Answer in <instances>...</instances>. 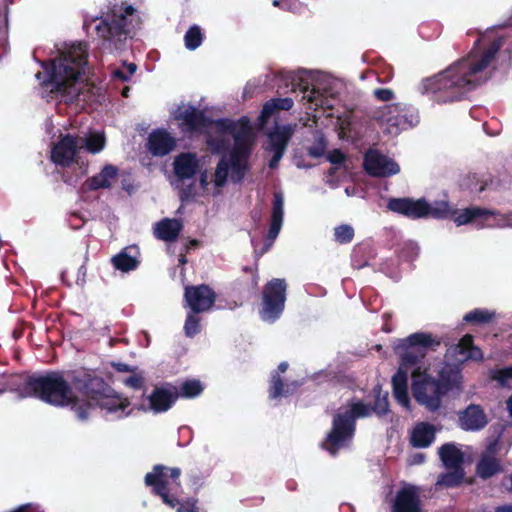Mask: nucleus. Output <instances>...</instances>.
<instances>
[{"instance_id":"nucleus-1","label":"nucleus","mask_w":512,"mask_h":512,"mask_svg":"<svg viewBox=\"0 0 512 512\" xmlns=\"http://www.w3.org/2000/svg\"><path fill=\"white\" fill-rule=\"evenodd\" d=\"M234 141L230 154L223 156L214 172L204 171L200 175V186L208 195H217L227 183L240 182L248 171V157L254 144L255 134L246 117L237 122L220 120L209 124L207 144L211 150L221 152Z\"/></svg>"},{"instance_id":"nucleus-2","label":"nucleus","mask_w":512,"mask_h":512,"mask_svg":"<svg viewBox=\"0 0 512 512\" xmlns=\"http://www.w3.org/2000/svg\"><path fill=\"white\" fill-rule=\"evenodd\" d=\"M477 40L469 54L449 66L440 74L423 81L426 92L441 93L439 101H454L465 92L475 88L487 79L486 70L495 58L501 46V40L494 41L489 47H481Z\"/></svg>"},{"instance_id":"nucleus-3","label":"nucleus","mask_w":512,"mask_h":512,"mask_svg":"<svg viewBox=\"0 0 512 512\" xmlns=\"http://www.w3.org/2000/svg\"><path fill=\"white\" fill-rule=\"evenodd\" d=\"M59 52V57L51 62L49 79L43 82L44 86L61 95L66 102L89 101L91 86L80 77L86 64V44L65 45Z\"/></svg>"},{"instance_id":"nucleus-4","label":"nucleus","mask_w":512,"mask_h":512,"mask_svg":"<svg viewBox=\"0 0 512 512\" xmlns=\"http://www.w3.org/2000/svg\"><path fill=\"white\" fill-rule=\"evenodd\" d=\"M85 380L77 381L75 389L58 373L46 376L30 377L23 380L15 392L19 399L36 397L53 406H69L79 420H86V411H83L85 396L77 386H83Z\"/></svg>"},{"instance_id":"nucleus-5","label":"nucleus","mask_w":512,"mask_h":512,"mask_svg":"<svg viewBox=\"0 0 512 512\" xmlns=\"http://www.w3.org/2000/svg\"><path fill=\"white\" fill-rule=\"evenodd\" d=\"M388 411V393L382 394L378 391L373 407L360 401L352 402L334 416L332 430L327 435L323 447L331 454H335L339 448L344 447L352 439L355 419L367 417L371 412L383 416Z\"/></svg>"},{"instance_id":"nucleus-6","label":"nucleus","mask_w":512,"mask_h":512,"mask_svg":"<svg viewBox=\"0 0 512 512\" xmlns=\"http://www.w3.org/2000/svg\"><path fill=\"white\" fill-rule=\"evenodd\" d=\"M438 344L431 335L426 333H414L402 339L395 346V352L401 359L399 370L392 378L393 395L397 402L405 409L410 410V398L408 395V373L420 360L425 357L427 347Z\"/></svg>"},{"instance_id":"nucleus-7","label":"nucleus","mask_w":512,"mask_h":512,"mask_svg":"<svg viewBox=\"0 0 512 512\" xmlns=\"http://www.w3.org/2000/svg\"><path fill=\"white\" fill-rule=\"evenodd\" d=\"M413 382L412 392L416 401L429 410H436L440 406L441 395L446 389L456 385L460 380L458 370H451V375L440 373V379L435 380L427 372L421 361L411 371Z\"/></svg>"},{"instance_id":"nucleus-8","label":"nucleus","mask_w":512,"mask_h":512,"mask_svg":"<svg viewBox=\"0 0 512 512\" xmlns=\"http://www.w3.org/2000/svg\"><path fill=\"white\" fill-rule=\"evenodd\" d=\"M77 389L85 396L83 403V411H86V419L98 405L102 410L116 417H123L129 414L126 409L130 402L127 398H122L116 394L104 393V382L98 377H88L85 379L83 386H77Z\"/></svg>"},{"instance_id":"nucleus-9","label":"nucleus","mask_w":512,"mask_h":512,"mask_svg":"<svg viewBox=\"0 0 512 512\" xmlns=\"http://www.w3.org/2000/svg\"><path fill=\"white\" fill-rule=\"evenodd\" d=\"M179 468H169L156 465L153 471L145 476V484L153 487V491L159 495L165 504L176 508L178 512H197L194 504H180L173 496L181 489Z\"/></svg>"},{"instance_id":"nucleus-10","label":"nucleus","mask_w":512,"mask_h":512,"mask_svg":"<svg viewBox=\"0 0 512 512\" xmlns=\"http://www.w3.org/2000/svg\"><path fill=\"white\" fill-rule=\"evenodd\" d=\"M134 13V8L130 5L125 6L123 3L115 4L109 10L106 17L97 22V19L84 21V26L90 28L93 22H96L94 29L97 34L104 40L112 42L116 48L118 43L125 39L129 33V23L127 16Z\"/></svg>"},{"instance_id":"nucleus-11","label":"nucleus","mask_w":512,"mask_h":512,"mask_svg":"<svg viewBox=\"0 0 512 512\" xmlns=\"http://www.w3.org/2000/svg\"><path fill=\"white\" fill-rule=\"evenodd\" d=\"M450 217L457 226L475 223L478 227L512 226V214L502 215L493 210L473 206L451 211Z\"/></svg>"},{"instance_id":"nucleus-12","label":"nucleus","mask_w":512,"mask_h":512,"mask_svg":"<svg viewBox=\"0 0 512 512\" xmlns=\"http://www.w3.org/2000/svg\"><path fill=\"white\" fill-rule=\"evenodd\" d=\"M373 118L383 130L393 136L413 126L414 117L406 105H383L373 112Z\"/></svg>"},{"instance_id":"nucleus-13","label":"nucleus","mask_w":512,"mask_h":512,"mask_svg":"<svg viewBox=\"0 0 512 512\" xmlns=\"http://www.w3.org/2000/svg\"><path fill=\"white\" fill-rule=\"evenodd\" d=\"M286 283L283 279H273L264 288L261 318L267 322L275 321L282 313L286 300Z\"/></svg>"},{"instance_id":"nucleus-14","label":"nucleus","mask_w":512,"mask_h":512,"mask_svg":"<svg viewBox=\"0 0 512 512\" xmlns=\"http://www.w3.org/2000/svg\"><path fill=\"white\" fill-rule=\"evenodd\" d=\"M294 133L293 125H277L275 129L268 135V146L266 150L272 153L269 161V167L274 169L278 166L279 161L283 157L288 142Z\"/></svg>"},{"instance_id":"nucleus-15","label":"nucleus","mask_w":512,"mask_h":512,"mask_svg":"<svg viewBox=\"0 0 512 512\" xmlns=\"http://www.w3.org/2000/svg\"><path fill=\"white\" fill-rule=\"evenodd\" d=\"M364 168L373 177H389L399 173V165L391 158L370 150L364 158Z\"/></svg>"},{"instance_id":"nucleus-16","label":"nucleus","mask_w":512,"mask_h":512,"mask_svg":"<svg viewBox=\"0 0 512 512\" xmlns=\"http://www.w3.org/2000/svg\"><path fill=\"white\" fill-rule=\"evenodd\" d=\"M81 150L78 136L64 135L53 146L51 151L52 161L61 166H69L74 160L78 152Z\"/></svg>"},{"instance_id":"nucleus-17","label":"nucleus","mask_w":512,"mask_h":512,"mask_svg":"<svg viewBox=\"0 0 512 512\" xmlns=\"http://www.w3.org/2000/svg\"><path fill=\"white\" fill-rule=\"evenodd\" d=\"M172 115L185 132L198 131L206 126L203 112L189 104L179 105Z\"/></svg>"},{"instance_id":"nucleus-18","label":"nucleus","mask_w":512,"mask_h":512,"mask_svg":"<svg viewBox=\"0 0 512 512\" xmlns=\"http://www.w3.org/2000/svg\"><path fill=\"white\" fill-rule=\"evenodd\" d=\"M184 297L194 313L209 310L215 302L214 292L206 285L186 287Z\"/></svg>"},{"instance_id":"nucleus-19","label":"nucleus","mask_w":512,"mask_h":512,"mask_svg":"<svg viewBox=\"0 0 512 512\" xmlns=\"http://www.w3.org/2000/svg\"><path fill=\"white\" fill-rule=\"evenodd\" d=\"M488 423L484 410L475 404L459 412V426L465 431H479Z\"/></svg>"},{"instance_id":"nucleus-20","label":"nucleus","mask_w":512,"mask_h":512,"mask_svg":"<svg viewBox=\"0 0 512 512\" xmlns=\"http://www.w3.org/2000/svg\"><path fill=\"white\" fill-rule=\"evenodd\" d=\"M447 356L454 358L457 362H464L470 359L480 360L483 357L481 350L473 346L471 335H465L457 345L449 348Z\"/></svg>"},{"instance_id":"nucleus-21","label":"nucleus","mask_w":512,"mask_h":512,"mask_svg":"<svg viewBox=\"0 0 512 512\" xmlns=\"http://www.w3.org/2000/svg\"><path fill=\"white\" fill-rule=\"evenodd\" d=\"M173 166L176 177L184 180L195 175L199 169V162L195 154L182 153L175 158Z\"/></svg>"},{"instance_id":"nucleus-22","label":"nucleus","mask_w":512,"mask_h":512,"mask_svg":"<svg viewBox=\"0 0 512 512\" xmlns=\"http://www.w3.org/2000/svg\"><path fill=\"white\" fill-rule=\"evenodd\" d=\"M177 398V392L173 388H156L149 396L150 409L155 413L167 411Z\"/></svg>"},{"instance_id":"nucleus-23","label":"nucleus","mask_w":512,"mask_h":512,"mask_svg":"<svg viewBox=\"0 0 512 512\" xmlns=\"http://www.w3.org/2000/svg\"><path fill=\"white\" fill-rule=\"evenodd\" d=\"M175 146V140L166 131L158 130L150 134L148 148L153 155L168 154Z\"/></svg>"},{"instance_id":"nucleus-24","label":"nucleus","mask_w":512,"mask_h":512,"mask_svg":"<svg viewBox=\"0 0 512 512\" xmlns=\"http://www.w3.org/2000/svg\"><path fill=\"white\" fill-rule=\"evenodd\" d=\"M182 228L183 224L180 220L165 218L156 223L154 234L160 240L172 242L176 240Z\"/></svg>"},{"instance_id":"nucleus-25","label":"nucleus","mask_w":512,"mask_h":512,"mask_svg":"<svg viewBox=\"0 0 512 512\" xmlns=\"http://www.w3.org/2000/svg\"><path fill=\"white\" fill-rule=\"evenodd\" d=\"M394 512H420L418 496L413 488H404L398 492Z\"/></svg>"},{"instance_id":"nucleus-26","label":"nucleus","mask_w":512,"mask_h":512,"mask_svg":"<svg viewBox=\"0 0 512 512\" xmlns=\"http://www.w3.org/2000/svg\"><path fill=\"white\" fill-rule=\"evenodd\" d=\"M435 438L434 426L428 423L417 424L411 435V443L415 447L425 448L431 445Z\"/></svg>"},{"instance_id":"nucleus-27","label":"nucleus","mask_w":512,"mask_h":512,"mask_svg":"<svg viewBox=\"0 0 512 512\" xmlns=\"http://www.w3.org/2000/svg\"><path fill=\"white\" fill-rule=\"evenodd\" d=\"M283 214H284V198L281 193L274 194V203L271 215V226L268 233L269 239L272 241L276 239L278 236L282 222H283Z\"/></svg>"},{"instance_id":"nucleus-28","label":"nucleus","mask_w":512,"mask_h":512,"mask_svg":"<svg viewBox=\"0 0 512 512\" xmlns=\"http://www.w3.org/2000/svg\"><path fill=\"white\" fill-rule=\"evenodd\" d=\"M440 458L446 468H461L463 453L453 443H447L439 449Z\"/></svg>"},{"instance_id":"nucleus-29","label":"nucleus","mask_w":512,"mask_h":512,"mask_svg":"<svg viewBox=\"0 0 512 512\" xmlns=\"http://www.w3.org/2000/svg\"><path fill=\"white\" fill-rule=\"evenodd\" d=\"M116 176L117 168L112 165H107L98 175L87 180V186L92 190L108 188L112 185L113 181L116 179Z\"/></svg>"},{"instance_id":"nucleus-30","label":"nucleus","mask_w":512,"mask_h":512,"mask_svg":"<svg viewBox=\"0 0 512 512\" xmlns=\"http://www.w3.org/2000/svg\"><path fill=\"white\" fill-rule=\"evenodd\" d=\"M292 106L293 100L291 98L271 99L263 106V110L259 116L260 126L263 127L267 123L269 117L277 110H289Z\"/></svg>"},{"instance_id":"nucleus-31","label":"nucleus","mask_w":512,"mask_h":512,"mask_svg":"<svg viewBox=\"0 0 512 512\" xmlns=\"http://www.w3.org/2000/svg\"><path fill=\"white\" fill-rule=\"evenodd\" d=\"M81 143V150L85 149L92 154L99 153L105 147V136L101 132L89 133L85 136H78Z\"/></svg>"},{"instance_id":"nucleus-32","label":"nucleus","mask_w":512,"mask_h":512,"mask_svg":"<svg viewBox=\"0 0 512 512\" xmlns=\"http://www.w3.org/2000/svg\"><path fill=\"white\" fill-rule=\"evenodd\" d=\"M300 91L302 93L303 100H307V102L314 104L315 106H326L327 108H332V104L330 103V100L327 98V90L321 92L320 89H310L308 85H303L300 88Z\"/></svg>"},{"instance_id":"nucleus-33","label":"nucleus","mask_w":512,"mask_h":512,"mask_svg":"<svg viewBox=\"0 0 512 512\" xmlns=\"http://www.w3.org/2000/svg\"><path fill=\"white\" fill-rule=\"evenodd\" d=\"M500 471L499 461L492 455L485 454L477 465V473L486 479Z\"/></svg>"},{"instance_id":"nucleus-34","label":"nucleus","mask_w":512,"mask_h":512,"mask_svg":"<svg viewBox=\"0 0 512 512\" xmlns=\"http://www.w3.org/2000/svg\"><path fill=\"white\" fill-rule=\"evenodd\" d=\"M112 262L116 269L121 270L123 272L133 270L138 265V260L136 256L131 255L128 252V249H125L124 251L114 256L112 258Z\"/></svg>"},{"instance_id":"nucleus-35","label":"nucleus","mask_w":512,"mask_h":512,"mask_svg":"<svg viewBox=\"0 0 512 512\" xmlns=\"http://www.w3.org/2000/svg\"><path fill=\"white\" fill-rule=\"evenodd\" d=\"M451 471L438 477L436 485L453 487L457 486L463 479L464 473L461 468H450Z\"/></svg>"},{"instance_id":"nucleus-36","label":"nucleus","mask_w":512,"mask_h":512,"mask_svg":"<svg viewBox=\"0 0 512 512\" xmlns=\"http://www.w3.org/2000/svg\"><path fill=\"white\" fill-rule=\"evenodd\" d=\"M428 202L424 199H408L407 217L417 219L427 217Z\"/></svg>"},{"instance_id":"nucleus-37","label":"nucleus","mask_w":512,"mask_h":512,"mask_svg":"<svg viewBox=\"0 0 512 512\" xmlns=\"http://www.w3.org/2000/svg\"><path fill=\"white\" fill-rule=\"evenodd\" d=\"M427 217L433 218H448L451 215L452 209L446 201H435L432 204L428 203Z\"/></svg>"},{"instance_id":"nucleus-38","label":"nucleus","mask_w":512,"mask_h":512,"mask_svg":"<svg viewBox=\"0 0 512 512\" xmlns=\"http://www.w3.org/2000/svg\"><path fill=\"white\" fill-rule=\"evenodd\" d=\"M185 46L189 50H195L198 48L202 41L203 35L198 26H192L184 36Z\"/></svg>"},{"instance_id":"nucleus-39","label":"nucleus","mask_w":512,"mask_h":512,"mask_svg":"<svg viewBox=\"0 0 512 512\" xmlns=\"http://www.w3.org/2000/svg\"><path fill=\"white\" fill-rule=\"evenodd\" d=\"M494 312H489L488 310L483 309H475L464 316V320L466 322L472 323H485L489 322L494 318Z\"/></svg>"},{"instance_id":"nucleus-40","label":"nucleus","mask_w":512,"mask_h":512,"mask_svg":"<svg viewBox=\"0 0 512 512\" xmlns=\"http://www.w3.org/2000/svg\"><path fill=\"white\" fill-rule=\"evenodd\" d=\"M491 378L503 387H512V366L492 371Z\"/></svg>"},{"instance_id":"nucleus-41","label":"nucleus","mask_w":512,"mask_h":512,"mask_svg":"<svg viewBox=\"0 0 512 512\" xmlns=\"http://www.w3.org/2000/svg\"><path fill=\"white\" fill-rule=\"evenodd\" d=\"M202 389V385L199 381L191 380L181 385L180 393L184 397L192 398L198 396L202 392Z\"/></svg>"},{"instance_id":"nucleus-42","label":"nucleus","mask_w":512,"mask_h":512,"mask_svg":"<svg viewBox=\"0 0 512 512\" xmlns=\"http://www.w3.org/2000/svg\"><path fill=\"white\" fill-rule=\"evenodd\" d=\"M334 235L339 243H348L353 239L354 230L349 225H341L335 228Z\"/></svg>"},{"instance_id":"nucleus-43","label":"nucleus","mask_w":512,"mask_h":512,"mask_svg":"<svg viewBox=\"0 0 512 512\" xmlns=\"http://www.w3.org/2000/svg\"><path fill=\"white\" fill-rule=\"evenodd\" d=\"M408 199L409 198H392L389 200L387 207L393 212L407 216Z\"/></svg>"},{"instance_id":"nucleus-44","label":"nucleus","mask_w":512,"mask_h":512,"mask_svg":"<svg viewBox=\"0 0 512 512\" xmlns=\"http://www.w3.org/2000/svg\"><path fill=\"white\" fill-rule=\"evenodd\" d=\"M464 188L482 192L485 188V183L481 180L477 174L469 175L462 183Z\"/></svg>"},{"instance_id":"nucleus-45","label":"nucleus","mask_w":512,"mask_h":512,"mask_svg":"<svg viewBox=\"0 0 512 512\" xmlns=\"http://www.w3.org/2000/svg\"><path fill=\"white\" fill-rule=\"evenodd\" d=\"M199 330H200L199 319L197 317H195L194 315L189 314L187 316V319H186V322L184 325L185 334L188 337H193L194 335H196L199 332Z\"/></svg>"},{"instance_id":"nucleus-46","label":"nucleus","mask_w":512,"mask_h":512,"mask_svg":"<svg viewBox=\"0 0 512 512\" xmlns=\"http://www.w3.org/2000/svg\"><path fill=\"white\" fill-rule=\"evenodd\" d=\"M351 124L350 115L345 114L336 118L335 126L340 138H345Z\"/></svg>"},{"instance_id":"nucleus-47","label":"nucleus","mask_w":512,"mask_h":512,"mask_svg":"<svg viewBox=\"0 0 512 512\" xmlns=\"http://www.w3.org/2000/svg\"><path fill=\"white\" fill-rule=\"evenodd\" d=\"M328 160L335 165V167L330 172V174H333L342 168V164L345 161V156L340 150H333L329 153Z\"/></svg>"},{"instance_id":"nucleus-48","label":"nucleus","mask_w":512,"mask_h":512,"mask_svg":"<svg viewBox=\"0 0 512 512\" xmlns=\"http://www.w3.org/2000/svg\"><path fill=\"white\" fill-rule=\"evenodd\" d=\"M282 381L278 374H273L271 379L270 397L277 398L282 395Z\"/></svg>"},{"instance_id":"nucleus-49","label":"nucleus","mask_w":512,"mask_h":512,"mask_svg":"<svg viewBox=\"0 0 512 512\" xmlns=\"http://www.w3.org/2000/svg\"><path fill=\"white\" fill-rule=\"evenodd\" d=\"M123 383L133 389H139L144 383V378L141 374L134 373L131 376L125 378Z\"/></svg>"},{"instance_id":"nucleus-50","label":"nucleus","mask_w":512,"mask_h":512,"mask_svg":"<svg viewBox=\"0 0 512 512\" xmlns=\"http://www.w3.org/2000/svg\"><path fill=\"white\" fill-rule=\"evenodd\" d=\"M326 149V143L322 136L317 139L314 146L309 148V154L313 157H320L324 154Z\"/></svg>"},{"instance_id":"nucleus-51","label":"nucleus","mask_w":512,"mask_h":512,"mask_svg":"<svg viewBox=\"0 0 512 512\" xmlns=\"http://www.w3.org/2000/svg\"><path fill=\"white\" fill-rule=\"evenodd\" d=\"M374 95L380 101H389L394 97V93L390 89H376Z\"/></svg>"},{"instance_id":"nucleus-52","label":"nucleus","mask_w":512,"mask_h":512,"mask_svg":"<svg viewBox=\"0 0 512 512\" xmlns=\"http://www.w3.org/2000/svg\"><path fill=\"white\" fill-rule=\"evenodd\" d=\"M273 5L296 11V7L293 6V0H273Z\"/></svg>"},{"instance_id":"nucleus-53","label":"nucleus","mask_w":512,"mask_h":512,"mask_svg":"<svg viewBox=\"0 0 512 512\" xmlns=\"http://www.w3.org/2000/svg\"><path fill=\"white\" fill-rule=\"evenodd\" d=\"M113 76L115 78H118L122 81H127L129 79V75L127 74V72L125 71V69H117L113 72Z\"/></svg>"},{"instance_id":"nucleus-54","label":"nucleus","mask_w":512,"mask_h":512,"mask_svg":"<svg viewBox=\"0 0 512 512\" xmlns=\"http://www.w3.org/2000/svg\"><path fill=\"white\" fill-rule=\"evenodd\" d=\"M123 68L125 69V71L127 72V74L130 77L131 75H133L135 73L137 66L134 63H129V64L125 65Z\"/></svg>"},{"instance_id":"nucleus-55","label":"nucleus","mask_w":512,"mask_h":512,"mask_svg":"<svg viewBox=\"0 0 512 512\" xmlns=\"http://www.w3.org/2000/svg\"><path fill=\"white\" fill-rule=\"evenodd\" d=\"M115 368L120 372H128L132 371L127 364L124 363H117L115 364Z\"/></svg>"},{"instance_id":"nucleus-56","label":"nucleus","mask_w":512,"mask_h":512,"mask_svg":"<svg viewBox=\"0 0 512 512\" xmlns=\"http://www.w3.org/2000/svg\"><path fill=\"white\" fill-rule=\"evenodd\" d=\"M495 512H512V505H504L497 507Z\"/></svg>"},{"instance_id":"nucleus-57","label":"nucleus","mask_w":512,"mask_h":512,"mask_svg":"<svg viewBox=\"0 0 512 512\" xmlns=\"http://www.w3.org/2000/svg\"><path fill=\"white\" fill-rule=\"evenodd\" d=\"M424 461V456L423 454H417L413 457V460L411 463L413 464H418V463H422Z\"/></svg>"},{"instance_id":"nucleus-58","label":"nucleus","mask_w":512,"mask_h":512,"mask_svg":"<svg viewBox=\"0 0 512 512\" xmlns=\"http://www.w3.org/2000/svg\"><path fill=\"white\" fill-rule=\"evenodd\" d=\"M288 368V364L286 362H282L280 363V365L278 366V370L281 372V373H284Z\"/></svg>"},{"instance_id":"nucleus-59","label":"nucleus","mask_w":512,"mask_h":512,"mask_svg":"<svg viewBox=\"0 0 512 512\" xmlns=\"http://www.w3.org/2000/svg\"><path fill=\"white\" fill-rule=\"evenodd\" d=\"M507 406H508L510 414L512 415V396L507 401Z\"/></svg>"},{"instance_id":"nucleus-60","label":"nucleus","mask_w":512,"mask_h":512,"mask_svg":"<svg viewBox=\"0 0 512 512\" xmlns=\"http://www.w3.org/2000/svg\"><path fill=\"white\" fill-rule=\"evenodd\" d=\"M354 189L350 190V188H346L345 189V193L347 196H351V195H354Z\"/></svg>"},{"instance_id":"nucleus-61","label":"nucleus","mask_w":512,"mask_h":512,"mask_svg":"<svg viewBox=\"0 0 512 512\" xmlns=\"http://www.w3.org/2000/svg\"><path fill=\"white\" fill-rule=\"evenodd\" d=\"M128 91H129V88L128 87H125L122 91V94L123 96L127 97L128 96Z\"/></svg>"},{"instance_id":"nucleus-62","label":"nucleus","mask_w":512,"mask_h":512,"mask_svg":"<svg viewBox=\"0 0 512 512\" xmlns=\"http://www.w3.org/2000/svg\"><path fill=\"white\" fill-rule=\"evenodd\" d=\"M36 76H37V78H38V79H40L41 74H40V73H37V75H36Z\"/></svg>"},{"instance_id":"nucleus-63","label":"nucleus","mask_w":512,"mask_h":512,"mask_svg":"<svg viewBox=\"0 0 512 512\" xmlns=\"http://www.w3.org/2000/svg\"><path fill=\"white\" fill-rule=\"evenodd\" d=\"M180 262H181V263H184V262H185V259H184V258H181V259H180Z\"/></svg>"},{"instance_id":"nucleus-64","label":"nucleus","mask_w":512,"mask_h":512,"mask_svg":"<svg viewBox=\"0 0 512 512\" xmlns=\"http://www.w3.org/2000/svg\"><path fill=\"white\" fill-rule=\"evenodd\" d=\"M511 490H512V475L510 476Z\"/></svg>"}]
</instances>
